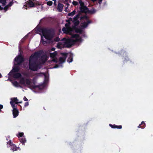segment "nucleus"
<instances>
[{
    "label": "nucleus",
    "mask_w": 153,
    "mask_h": 153,
    "mask_svg": "<svg viewBox=\"0 0 153 153\" xmlns=\"http://www.w3.org/2000/svg\"><path fill=\"white\" fill-rule=\"evenodd\" d=\"M24 134L23 133H20L19 134V136L20 137H22L23 135Z\"/></svg>",
    "instance_id": "28"
},
{
    "label": "nucleus",
    "mask_w": 153,
    "mask_h": 153,
    "mask_svg": "<svg viewBox=\"0 0 153 153\" xmlns=\"http://www.w3.org/2000/svg\"><path fill=\"white\" fill-rule=\"evenodd\" d=\"M109 126L112 128H115V126H116V125L114 124L112 125L111 124H109Z\"/></svg>",
    "instance_id": "22"
},
{
    "label": "nucleus",
    "mask_w": 153,
    "mask_h": 153,
    "mask_svg": "<svg viewBox=\"0 0 153 153\" xmlns=\"http://www.w3.org/2000/svg\"><path fill=\"white\" fill-rule=\"evenodd\" d=\"M102 0H96V1H97L98 3L100 4V5Z\"/></svg>",
    "instance_id": "26"
},
{
    "label": "nucleus",
    "mask_w": 153,
    "mask_h": 153,
    "mask_svg": "<svg viewBox=\"0 0 153 153\" xmlns=\"http://www.w3.org/2000/svg\"><path fill=\"white\" fill-rule=\"evenodd\" d=\"M79 2L80 5V9L81 11L84 13L87 12L88 11V9L87 7L84 5V3L81 0H80Z\"/></svg>",
    "instance_id": "7"
},
{
    "label": "nucleus",
    "mask_w": 153,
    "mask_h": 153,
    "mask_svg": "<svg viewBox=\"0 0 153 153\" xmlns=\"http://www.w3.org/2000/svg\"><path fill=\"white\" fill-rule=\"evenodd\" d=\"M0 3L1 4V5H0V9L1 10L4 9L5 10V11L8 9V7L11 6L13 4L12 2H10L9 4L5 6L6 3L5 0H0Z\"/></svg>",
    "instance_id": "5"
},
{
    "label": "nucleus",
    "mask_w": 153,
    "mask_h": 153,
    "mask_svg": "<svg viewBox=\"0 0 153 153\" xmlns=\"http://www.w3.org/2000/svg\"><path fill=\"white\" fill-rule=\"evenodd\" d=\"M73 4L74 5H76L78 4V3L76 1H74L73 2Z\"/></svg>",
    "instance_id": "27"
},
{
    "label": "nucleus",
    "mask_w": 153,
    "mask_h": 153,
    "mask_svg": "<svg viewBox=\"0 0 153 153\" xmlns=\"http://www.w3.org/2000/svg\"><path fill=\"white\" fill-rule=\"evenodd\" d=\"M41 76H43L45 78H46V75L45 74L43 73L41 74Z\"/></svg>",
    "instance_id": "29"
},
{
    "label": "nucleus",
    "mask_w": 153,
    "mask_h": 153,
    "mask_svg": "<svg viewBox=\"0 0 153 153\" xmlns=\"http://www.w3.org/2000/svg\"><path fill=\"white\" fill-rule=\"evenodd\" d=\"M47 4L49 6H51L52 4V2L51 1H49L47 2Z\"/></svg>",
    "instance_id": "24"
},
{
    "label": "nucleus",
    "mask_w": 153,
    "mask_h": 153,
    "mask_svg": "<svg viewBox=\"0 0 153 153\" xmlns=\"http://www.w3.org/2000/svg\"><path fill=\"white\" fill-rule=\"evenodd\" d=\"M115 127V128L121 129L122 128V126L121 125L117 126L116 125Z\"/></svg>",
    "instance_id": "25"
},
{
    "label": "nucleus",
    "mask_w": 153,
    "mask_h": 153,
    "mask_svg": "<svg viewBox=\"0 0 153 153\" xmlns=\"http://www.w3.org/2000/svg\"><path fill=\"white\" fill-rule=\"evenodd\" d=\"M40 56L39 53H35L31 55L29 61V68L31 70L35 71L39 68L37 63V60Z\"/></svg>",
    "instance_id": "3"
},
{
    "label": "nucleus",
    "mask_w": 153,
    "mask_h": 153,
    "mask_svg": "<svg viewBox=\"0 0 153 153\" xmlns=\"http://www.w3.org/2000/svg\"><path fill=\"white\" fill-rule=\"evenodd\" d=\"M11 101L10 102V104H11V102L12 103L13 105L15 106V105L14 104L15 102L16 104H17L18 103H21L22 102H18L17 101H18V100L16 97H14L11 99Z\"/></svg>",
    "instance_id": "12"
},
{
    "label": "nucleus",
    "mask_w": 153,
    "mask_h": 153,
    "mask_svg": "<svg viewBox=\"0 0 153 153\" xmlns=\"http://www.w3.org/2000/svg\"><path fill=\"white\" fill-rule=\"evenodd\" d=\"M55 48H52V49H51V50L53 51H55Z\"/></svg>",
    "instance_id": "35"
},
{
    "label": "nucleus",
    "mask_w": 153,
    "mask_h": 153,
    "mask_svg": "<svg viewBox=\"0 0 153 153\" xmlns=\"http://www.w3.org/2000/svg\"><path fill=\"white\" fill-rule=\"evenodd\" d=\"M59 66L57 65H56L54 67V68H57L59 67Z\"/></svg>",
    "instance_id": "32"
},
{
    "label": "nucleus",
    "mask_w": 153,
    "mask_h": 153,
    "mask_svg": "<svg viewBox=\"0 0 153 153\" xmlns=\"http://www.w3.org/2000/svg\"><path fill=\"white\" fill-rule=\"evenodd\" d=\"M52 0L53 1H54V4H55V5H56V4H55L56 0Z\"/></svg>",
    "instance_id": "36"
},
{
    "label": "nucleus",
    "mask_w": 153,
    "mask_h": 153,
    "mask_svg": "<svg viewBox=\"0 0 153 153\" xmlns=\"http://www.w3.org/2000/svg\"><path fill=\"white\" fill-rule=\"evenodd\" d=\"M43 36H41V42L42 43L45 45L48 41H45L44 40L43 37L47 40H50L53 37V35L49 31H45L43 32Z\"/></svg>",
    "instance_id": "4"
},
{
    "label": "nucleus",
    "mask_w": 153,
    "mask_h": 153,
    "mask_svg": "<svg viewBox=\"0 0 153 153\" xmlns=\"http://www.w3.org/2000/svg\"><path fill=\"white\" fill-rule=\"evenodd\" d=\"M26 141V139L25 138H23L20 140V141L22 143H25Z\"/></svg>",
    "instance_id": "23"
},
{
    "label": "nucleus",
    "mask_w": 153,
    "mask_h": 153,
    "mask_svg": "<svg viewBox=\"0 0 153 153\" xmlns=\"http://www.w3.org/2000/svg\"><path fill=\"white\" fill-rule=\"evenodd\" d=\"M130 60L128 58V56H126V58H125L124 60L123 61V62L125 63L126 62Z\"/></svg>",
    "instance_id": "20"
},
{
    "label": "nucleus",
    "mask_w": 153,
    "mask_h": 153,
    "mask_svg": "<svg viewBox=\"0 0 153 153\" xmlns=\"http://www.w3.org/2000/svg\"><path fill=\"white\" fill-rule=\"evenodd\" d=\"M97 4H97V3L96 2V5H97Z\"/></svg>",
    "instance_id": "39"
},
{
    "label": "nucleus",
    "mask_w": 153,
    "mask_h": 153,
    "mask_svg": "<svg viewBox=\"0 0 153 153\" xmlns=\"http://www.w3.org/2000/svg\"><path fill=\"white\" fill-rule=\"evenodd\" d=\"M34 4L31 1H29L27 2L25 4L23 7V8L25 9H27V7H32L34 6Z\"/></svg>",
    "instance_id": "8"
},
{
    "label": "nucleus",
    "mask_w": 153,
    "mask_h": 153,
    "mask_svg": "<svg viewBox=\"0 0 153 153\" xmlns=\"http://www.w3.org/2000/svg\"><path fill=\"white\" fill-rule=\"evenodd\" d=\"M23 61V58L22 56H19L18 57L15 58V67L14 68H18L19 69V68L16 65L15 62H16L18 64H19Z\"/></svg>",
    "instance_id": "6"
},
{
    "label": "nucleus",
    "mask_w": 153,
    "mask_h": 153,
    "mask_svg": "<svg viewBox=\"0 0 153 153\" xmlns=\"http://www.w3.org/2000/svg\"><path fill=\"white\" fill-rule=\"evenodd\" d=\"M11 149L13 151H14L17 150V148L14 145H12L11 146Z\"/></svg>",
    "instance_id": "17"
},
{
    "label": "nucleus",
    "mask_w": 153,
    "mask_h": 153,
    "mask_svg": "<svg viewBox=\"0 0 153 153\" xmlns=\"http://www.w3.org/2000/svg\"><path fill=\"white\" fill-rule=\"evenodd\" d=\"M57 55V52H55L53 53H50V56L52 59V61L54 62H57V59L56 57V56Z\"/></svg>",
    "instance_id": "10"
},
{
    "label": "nucleus",
    "mask_w": 153,
    "mask_h": 153,
    "mask_svg": "<svg viewBox=\"0 0 153 153\" xmlns=\"http://www.w3.org/2000/svg\"><path fill=\"white\" fill-rule=\"evenodd\" d=\"M48 57L46 55L42 56L39 59L40 63H42L45 62L47 60Z\"/></svg>",
    "instance_id": "13"
},
{
    "label": "nucleus",
    "mask_w": 153,
    "mask_h": 153,
    "mask_svg": "<svg viewBox=\"0 0 153 153\" xmlns=\"http://www.w3.org/2000/svg\"><path fill=\"white\" fill-rule=\"evenodd\" d=\"M59 39L58 38V37H57L55 39V40L56 41H59Z\"/></svg>",
    "instance_id": "31"
},
{
    "label": "nucleus",
    "mask_w": 153,
    "mask_h": 153,
    "mask_svg": "<svg viewBox=\"0 0 153 153\" xmlns=\"http://www.w3.org/2000/svg\"><path fill=\"white\" fill-rule=\"evenodd\" d=\"M11 105L13 108V116L14 118H16L18 116V111L15 108V106L13 105L11 102Z\"/></svg>",
    "instance_id": "9"
},
{
    "label": "nucleus",
    "mask_w": 153,
    "mask_h": 153,
    "mask_svg": "<svg viewBox=\"0 0 153 153\" xmlns=\"http://www.w3.org/2000/svg\"><path fill=\"white\" fill-rule=\"evenodd\" d=\"M58 9L59 11H61L63 8L62 4L60 3H59L58 5Z\"/></svg>",
    "instance_id": "16"
},
{
    "label": "nucleus",
    "mask_w": 153,
    "mask_h": 153,
    "mask_svg": "<svg viewBox=\"0 0 153 153\" xmlns=\"http://www.w3.org/2000/svg\"><path fill=\"white\" fill-rule=\"evenodd\" d=\"M62 55V56L60 57L59 59V62L60 63L64 62L67 57V53H63Z\"/></svg>",
    "instance_id": "11"
},
{
    "label": "nucleus",
    "mask_w": 153,
    "mask_h": 153,
    "mask_svg": "<svg viewBox=\"0 0 153 153\" xmlns=\"http://www.w3.org/2000/svg\"><path fill=\"white\" fill-rule=\"evenodd\" d=\"M24 100L25 101H27L28 100V99L26 97H25L24 98Z\"/></svg>",
    "instance_id": "34"
},
{
    "label": "nucleus",
    "mask_w": 153,
    "mask_h": 153,
    "mask_svg": "<svg viewBox=\"0 0 153 153\" xmlns=\"http://www.w3.org/2000/svg\"><path fill=\"white\" fill-rule=\"evenodd\" d=\"M79 15H77L74 19L73 22L75 25H78L79 23V21L77 20V19L79 18Z\"/></svg>",
    "instance_id": "14"
},
{
    "label": "nucleus",
    "mask_w": 153,
    "mask_h": 153,
    "mask_svg": "<svg viewBox=\"0 0 153 153\" xmlns=\"http://www.w3.org/2000/svg\"><path fill=\"white\" fill-rule=\"evenodd\" d=\"M66 21L68 23L65 24V27L62 28V30L64 33L71 35V37L69 39L64 38L61 42H59L57 45L58 48H62L64 46L69 47L74 44H79L82 41L81 36L78 33H81L82 30L77 28L75 30L74 28L70 27V20H67Z\"/></svg>",
    "instance_id": "1"
},
{
    "label": "nucleus",
    "mask_w": 153,
    "mask_h": 153,
    "mask_svg": "<svg viewBox=\"0 0 153 153\" xmlns=\"http://www.w3.org/2000/svg\"><path fill=\"white\" fill-rule=\"evenodd\" d=\"M88 25V24L87 22H85L82 24V26L83 27L85 28Z\"/></svg>",
    "instance_id": "19"
},
{
    "label": "nucleus",
    "mask_w": 153,
    "mask_h": 153,
    "mask_svg": "<svg viewBox=\"0 0 153 153\" xmlns=\"http://www.w3.org/2000/svg\"><path fill=\"white\" fill-rule=\"evenodd\" d=\"M68 62H71L73 61V58L71 56L70 58H68Z\"/></svg>",
    "instance_id": "21"
},
{
    "label": "nucleus",
    "mask_w": 153,
    "mask_h": 153,
    "mask_svg": "<svg viewBox=\"0 0 153 153\" xmlns=\"http://www.w3.org/2000/svg\"><path fill=\"white\" fill-rule=\"evenodd\" d=\"M37 76H40V74H37Z\"/></svg>",
    "instance_id": "38"
},
{
    "label": "nucleus",
    "mask_w": 153,
    "mask_h": 153,
    "mask_svg": "<svg viewBox=\"0 0 153 153\" xmlns=\"http://www.w3.org/2000/svg\"><path fill=\"white\" fill-rule=\"evenodd\" d=\"M28 105H29L28 102H25V107L27 106Z\"/></svg>",
    "instance_id": "30"
},
{
    "label": "nucleus",
    "mask_w": 153,
    "mask_h": 153,
    "mask_svg": "<svg viewBox=\"0 0 153 153\" xmlns=\"http://www.w3.org/2000/svg\"><path fill=\"white\" fill-rule=\"evenodd\" d=\"M93 2H94L96 1V0H91Z\"/></svg>",
    "instance_id": "37"
},
{
    "label": "nucleus",
    "mask_w": 153,
    "mask_h": 153,
    "mask_svg": "<svg viewBox=\"0 0 153 153\" xmlns=\"http://www.w3.org/2000/svg\"><path fill=\"white\" fill-rule=\"evenodd\" d=\"M76 13V11L75 10H74L72 12L69 13L68 14V15L70 16H73Z\"/></svg>",
    "instance_id": "18"
},
{
    "label": "nucleus",
    "mask_w": 153,
    "mask_h": 153,
    "mask_svg": "<svg viewBox=\"0 0 153 153\" xmlns=\"http://www.w3.org/2000/svg\"><path fill=\"white\" fill-rule=\"evenodd\" d=\"M19 71L18 68H14L9 74L12 75L16 79L19 78V82L18 83L16 81L12 82L13 85L16 87H20V84L24 86H27L30 88H34L36 87L35 77L33 79L32 81L30 79V76L25 75L27 77L22 76L21 75L17 73Z\"/></svg>",
    "instance_id": "2"
},
{
    "label": "nucleus",
    "mask_w": 153,
    "mask_h": 153,
    "mask_svg": "<svg viewBox=\"0 0 153 153\" xmlns=\"http://www.w3.org/2000/svg\"><path fill=\"white\" fill-rule=\"evenodd\" d=\"M146 126V124L144 121H142L141 123L137 127L139 128H144Z\"/></svg>",
    "instance_id": "15"
},
{
    "label": "nucleus",
    "mask_w": 153,
    "mask_h": 153,
    "mask_svg": "<svg viewBox=\"0 0 153 153\" xmlns=\"http://www.w3.org/2000/svg\"><path fill=\"white\" fill-rule=\"evenodd\" d=\"M7 144H8L11 145L12 144V142L11 141H9L7 143Z\"/></svg>",
    "instance_id": "33"
}]
</instances>
